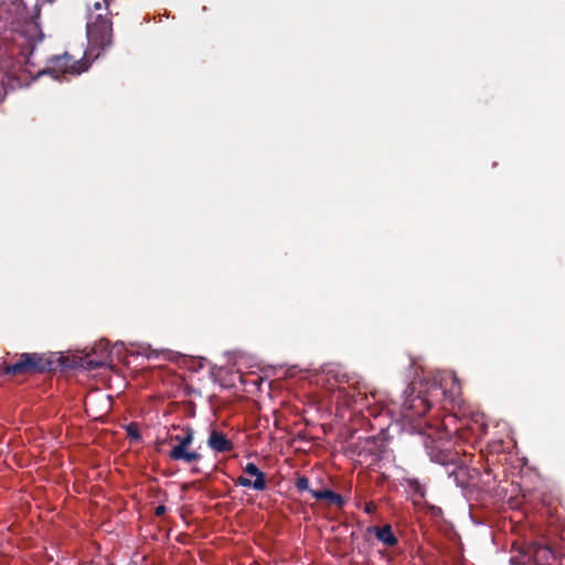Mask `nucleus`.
Wrapping results in <instances>:
<instances>
[{
  "mask_svg": "<svg viewBox=\"0 0 565 565\" xmlns=\"http://www.w3.org/2000/svg\"><path fill=\"white\" fill-rule=\"evenodd\" d=\"M207 446L217 452H227L233 449V443L227 439L223 433L217 430L211 431L207 439Z\"/></svg>",
  "mask_w": 565,
  "mask_h": 565,
  "instance_id": "9",
  "label": "nucleus"
},
{
  "mask_svg": "<svg viewBox=\"0 0 565 565\" xmlns=\"http://www.w3.org/2000/svg\"><path fill=\"white\" fill-rule=\"evenodd\" d=\"M361 403L362 405H365L370 408V414L373 416H377L382 412H387V414L392 415L394 414V409L391 408L390 404L385 402L383 394L380 393H371V396L364 395L363 397H360V399H356L355 403Z\"/></svg>",
  "mask_w": 565,
  "mask_h": 565,
  "instance_id": "8",
  "label": "nucleus"
},
{
  "mask_svg": "<svg viewBox=\"0 0 565 565\" xmlns=\"http://www.w3.org/2000/svg\"><path fill=\"white\" fill-rule=\"evenodd\" d=\"M164 512H166V507L164 505H158L156 508V514L157 515H162V514H164Z\"/></svg>",
  "mask_w": 565,
  "mask_h": 565,
  "instance_id": "19",
  "label": "nucleus"
},
{
  "mask_svg": "<svg viewBox=\"0 0 565 565\" xmlns=\"http://www.w3.org/2000/svg\"><path fill=\"white\" fill-rule=\"evenodd\" d=\"M102 8H103V4L100 2H98V1L95 2L94 6H93V10L94 11H99V10H102Z\"/></svg>",
  "mask_w": 565,
  "mask_h": 565,
  "instance_id": "20",
  "label": "nucleus"
},
{
  "mask_svg": "<svg viewBox=\"0 0 565 565\" xmlns=\"http://www.w3.org/2000/svg\"><path fill=\"white\" fill-rule=\"evenodd\" d=\"M449 441L445 437V433L434 430L424 435V446L433 462L443 466H457V454H454L447 447Z\"/></svg>",
  "mask_w": 565,
  "mask_h": 565,
  "instance_id": "2",
  "label": "nucleus"
},
{
  "mask_svg": "<svg viewBox=\"0 0 565 565\" xmlns=\"http://www.w3.org/2000/svg\"><path fill=\"white\" fill-rule=\"evenodd\" d=\"M87 67L85 61H75L68 54H64L62 56H55L52 60V66L47 73L51 74L53 78L60 79V74L79 75L85 72Z\"/></svg>",
  "mask_w": 565,
  "mask_h": 565,
  "instance_id": "4",
  "label": "nucleus"
},
{
  "mask_svg": "<svg viewBox=\"0 0 565 565\" xmlns=\"http://www.w3.org/2000/svg\"><path fill=\"white\" fill-rule=\"evenodd\" d=\"M244 472L254 477L255 479L250 480L245 476H239L235 481L237 486L252 488L256 491H263L266 489L267 483L265 473L260 471L254 462H248L244 468Z\"/></svg>",
  "mask_w": 565,
  "mask_h": 565,
  "instance_id": "7",
  "label": "nucleus"
},
{
  "mask_svg": "<svg viewBox=\"0 0 565 565\" xmlns=\"http://www.w3.org/2000/svg\"><path fill=\"white\" fill-rule=\"evenodd\" d=\"M430 407L431 403L427 396L422 394L414 395L413 392H406L401 409V417L408 423H413L415 418L424 416Z\"/></svg>",
  "mask_w": 565,
  "mask_h": 565,
  "instance_id": "3",
  "label": "nucleus"
},
{
  "mask_svg": "<svg viewBox=\"0 0 565 565\" xmlns=\"http://www.w3.org/2000/svg\"><path fill=\"white\" fill-rule=\"evenodd\" d=\"M44 369L45 365L41 355L36 353H23L15 363L7 365L4 372L7 374H23L40 372Z\"/></svg>",
  "mask_w": 565,
  "mask_h": 565,
  "instance_id": "5",
  "label": "nucleus"
},
{
  "mask_svg": "<svg viewBox=\"0 0 565 565\" xmlns=\"http://www.w3.org/2000/svg\"><path fill=\"white\" fill-rule=\"evenodd\" d=\"M86 32L90 45L89 54L95 47L105 49L111 44L110 20L100 13L94 14L90 8L88 9Z\"/></svg>",
  "mask_w": 565,
  "mask_h": 565,
  "instance_id": "1",
  "label": "nucleus"
},
{
  "mask_svg": "<svg viewBox=\"0 0 565 565\" xmlns=\"http://www.w3.org/2000/svg\"><path fill=\"white\" fill-rule=\"evenodd\" d=\"M311 495L315 498V499H318V500H329L330 502H332L333 504H335L337 507L341 508L344 505V499L331 491V490H311Z\"/></svg>",
  "mask_w": 565,
  "mask_h": 565,
  "instance_id": "12",
  "label": "nucleus"
},
{
  "mask_svg": "<svg viewBox=\"0 0 565 565\" xmlns=\"http://www.w3.org/2000/svg\"><path fill=\"white\" fill-rule=\"evenodd\" d=\"M126 431L131 439L139 440L141 438L138 426L136 424H129L126 426Z\"/></svg>",
  "mask_w": 565,
  "mask_h": 565,
  "instance_id": "15",
  "label": "nucleus"
},
{
  "mask_svg": "<svg viewBox=\"0 0 565 565\" xmlns=\"http://www.w3.org/2000/svg\"><path fill=\"white\" fill-rule=\"evenodd\" d=\"M369 531L374 533L376 539L386 546H394L397 543L391 525H384L383 527L374 526L370 527Z\"/></svg>",
  "mask_w": 565,
  "mask_h": 565,
  "instance_id": "11",
  "label": "nucleus"
},
{
  "mask_svg": "<svg viewBox=\"0 0 565 565\" xmlns=\"http://www.w3.org/2000/svg\"><path fill=\"white\" fill-rule=\"evenodd\" d=\"M107 363H108L107 358H99L97 360L89 359L87 361V366L89 369H97V367L103 366V365H105Z\"/></svg>",
  "mask_w": 565,
  "mask_h": 565,
  "instance_id": "16",
  "label": "nucleus"
},
{
  "mask_svg": "<svg viewBox=\"0 0 565 565\" xmlns=\"http://www.w3.org/2000/svg\"><path fill=\"white\" fill-rule=\"evenodd\" d=\"M375 510H376V505L373 502H369L364 507V512L367 513V514L374 513Z\"/></svg>",
  "mask_w": 565,
  "mask_h": 565,
  "instance_id": "18",
  "label": "nucleus"
},
{
  "mask_svg": "<svg viewBox=\"0 0 565 565\" xmlns=\"http://www.w3.org/2000/svg\"><path fill=\"white\" fill-rule=\"evenodd\" d=\"M172 440L177 441L175 446L190 447L194 439V431L192 428L186 427L183 435H177L171 437Z\"/></svg>",
  "mask_w": 565,
  "mask_h": 565,
  "instance_id": "13",
  "label": "nucleus"
},
{
  "mask_svg": "<svg viewBox=\"0 0 565 565\" xmlns=\"http://www.w3.org/2000/svg\"><path fill=\"white\" fill-rule=\"evenodd\" d=\"M169 456L172 460L183 461L186 463L198 461L201 458V455L198 451L189 450V447L179 446H173Z\"/></svg>",
  "mask_w": 565,
  "mask_h": 565,
  "instance_id": "10",
  "label": "nucleus"
},
{
  "mask_svg": "<svg viewBox=\"0 0 565 565\" xmlns=\"http://www.w3.org/2000/svg\"><path fill=\"white\" fill-rule=\"evenodd\" d=\"M433 386L435 390H440L441 394L450 401H455L460 394L458 379L452 372L438 373L434 376Z\"/></svg>",
  "mask_w": 565,
  "mask_h": 565,
  "instance_id": "6",
  "label": "nucleus"
},
{
  "mask_svg": "<svg viewBox=\"0 0 565 565\" xmlns=\"http://www.w3.org/2000/svg\"><path fill=\"white\" fill-rule=\"evenodd\" d=\"M535 557L539 562L548 563V561L553 558V553L548 547L540 546L535 551Z\"/></svg>",
  "mask_w": 565,
  "mask_h": 565,
  "instance_id": "14",
  "label": "nucleus"
},
{
  "mask_svg": "<svg viewBox=\"0 0 565 565\" xmlns=\"http://www.w3.org/2000/svg\"><path fill=\"white\" fill-rule=\"evenodd\" d=\"M296 488L299 491L309 490V480L307 477H299L296 481Z\"/></svg>",
  "mask_w": 565,
  "mask_h": 565,
  "instance_id": "17",
  "label": "nucleus"
}]
</instances>
